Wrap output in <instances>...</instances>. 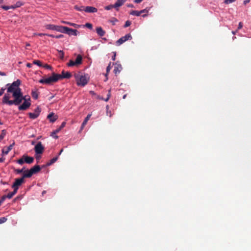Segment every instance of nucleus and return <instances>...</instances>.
<instances>
[{
	"mask_svg": "<svg viewBox=\"0 0 251 251\" xmlns=\"http://www.w3.org/2000/svg\"><path fill=\"white\" fill-rule=\"evenodd\" d=\"M21 81L19 79H17L11 84H7L6 86L7 93L4 95L2 102L8 105H19L24 100V102L19 106L18 109L19 110H25L30 107L31 103L27 100L25 97L23 96L22 90L19 87Z\"/></svg>",
	"mask_w": 251,
	"mask_h": 251,
	"instance_id": "nucleus-1",
	"label": "nucleus"
},
{
	"mask_svg": "<svg viewBox=\"0 0 251 251\" xmlns=\"http://www.w3.org/2000/svg\"><path fill=\"white\" fill-rule=\"evenodd\" d=\"M72 75L70 72H65L64 71H63L61 75L53 73L51 76L49 77H43L42 79L39 80V82L42 84L51 85L56 82L59 79H62L63 78L68 79Z\"/></svg>",
	"mask_w": 251,
	"mask_h": 251,
	"instance_id": "nucleus-2",
	"label": "nucleus"
},
{
	"mask_svg": "<svg viewBox=\"0 0 251 251\" xmlns=\"http://www.w3.org/2000/svg\"><path fill=\"white\" fill-rule=\"evenodd\" d=\"M74 76L78 86H84L87 84L89 80L87 75H83L81 73L78 72L75 74Z\"/></svg>",
	"mask_w": 251,
	"mask_h": 251,
	"instance_id": "nucleus-3",
	"label": "nucleus"
},
{
	"mask_svg": "<svg viewBox=\"0 0 251 251\" xmlns=\"http://www.w3.org/2000/svg\"><path fill=\"white\" fill-rule=\"evenodd\" d=\"M82 63V57L80 54L77 55L75 61L70 60L67 63V65L69 67L74 66H78L81 64Z\"/></svg>",
	"mask_w": 251,
	"mask_h": 251,
	"instance_id": "nucleus-4",
	"label": "nucleus"
},
{
	"mask_svg": "<svg viewBox=\"0 0 251 251\" xmlns=\"http://www.w3.org/2000/svg\"><path fill=\"white\" fill-rule=\"evenodd\" d=\"M46 28L48 29L56 30L61 33H64V30L65 27V26H63L55 25L51 24L47 25L46 26Z\"/></svg>",
	"mask_w": 251,
	"mask_h": 251,
	"instance_id": "nucleus-5",
	"label": "nucleus"
},
{
	"mask_svg": "<svg viewBox=\"0 0 251 251\" xmlns=\"http://www.w3.org/2000/svg\"><path fill=\"white\" fill-rule=\"evenodd\" d=\"M132 39L131 35L130 34H127L125 36L122 37L119 40L116 41V45L120 46L128 40H131Z\"/></svg>",
	"mask_w": 251,
	"mask_h": 251,
	"instance_id": "nucleus-6",
	"label": "nucleus"
},
{
	"mask_svg": "<svg viewBox=\"0 0 251 251\" xmlns=\"http://www.w3.org/2000/svg\"><path fill=\"white\" fill-rule=\"evenodd\" d=\"M44 147L41 142H39L34 147V151L36 154H42L44 151Z\"/></svg>",
	"mask_w": 251,
	"mask_h": 251,
	"instance_id": "nucleus-7",
	"label": "nucleus"
},
{
	"mask_svg": "<svg viewBox=\"0 0 251 251\" xmlns=\"http://www.w3.org/2000/svg\"><path fill=\"white\" fill-rule=\"evenodd\" d=\"M64 33H67L69 35H77V30L76 29H74L72 28H70L69 27H68L67 26H65L64 30Z\"/></svg>",
	"mask_w": 251,
	"mask_h": 251,
	"instance_id": "nucleus-8",
	"label": "nucleus"
},
{
	"mask_svg": "<svg viewBox=\"0 0 251 251\" xmlns=\"http://www.w3.org/2000/svg\"><path fill=\"white\" fill-rule=\"evenodd\" d=\"M24 182V179L23 178H16L14 183L12 185V187H16L19 189V187L21 186L23 183Z\"/></svg>",
	"mask_w": 251,
	"mask_h": 251,
	"instance_id": "nucleus-9",
	"label": "nucleus"
},
{
	"mask_svg": "<svg viewBox=\"0 0 251 251\" xmlns=\"http://www.w3.org/2000/svg\"><path fill=\"white\" fill-rule=\"evenodd\" d=\"M15 143L13 142L12 144L9 146L7 147H4L2 150V155L4 154H7L8 152L12 149L13 146L14 145Z\"/></svg>",
	"mask_w": 251,
	"mask_h": 251,
	"instance_id": "nucleus-10",
	"label": "nucleus"
},
{
	"mask_svg": "<svg viewBox=\"0 0 251 251\" xmlns=\"http://www.w3.org/2000/svg\"><path fill=\"white\" fill-rule=\"evenodd\" d=\"M40 170H41L40 166L38 165H35L34 167L31 168L30 169V171L33 175V174L38 173L40 171Z\"/></svg>",
	"mask_w": 251,
	"mask_h": 251,
	"instance_id": "nucleus-11",
	"label": "nucleus"
},
{
	"mask_svg": "<svg viewBox=\"0 0 251 251\" xmlns=\"http://www.w3.org/2000/svg\"><path fill=\"white\" fill-rule=\"evenodd\" d=\"M98 11L97 9L92 6L85 7V11L88 13H95Z\"/></svg>",
	"mask_w": 251,
	"mask_h": 251,
	"instance_id": "nucleus-12",
	"label": "nucleus"
},
{
	"mask_svg": "<svg viewBox=\"0 0 251 251\" xmlns=\"http://www.w3.org/2000/svg\"><path fill=\"white\" fill-rule=\"evenodd\" d=\"M23 158H24L25 162L27 164H31L34 161V158L33 157L28 156L27 155H23Z\"/></svg>",
	"mask_w": 251,
	"mask_h": 251,
	"instance_id": "nucleus-13",
	"label": "nucleus"
},
{
	"mask_svg": "<svg viewBox=\"0 0 251 251\" xmlns=\"http://www.w3.org/2000/svg\"><path fill=\"white\" fill-rule=\"evenodd\" d=\"M47 118L49 119L50 122L53 123L57 120V116L54 115L53 113H51L48 115Z\"/></svg>",
	"mask_w": 251,
	"mask_h": 251,
	"instance_id": "nucleus-14",
	"label": "nucleus"
},
{
	"mask_svg": "<svg viewBox=\"0 0 251 251\" xmlns=\"http://www.w3.org/2000/svg\"><path fill=\"white\" fill-rule=\"evenodd\" d=\"M96 32L97 34L100 37L103 36L105 34V31L103 30L101 27H97L96 28Z\"/></svg>",
	"mask_w": 251,
	"mask_h": 251,
	"instance_id": "nucleus-15",
	"label": "nucleus"
},
{
	"mask_svg": "<svg viewBox=\"0 0 251 251\" xmlns=\"http://www.w3.org/2000/svg\"><path fill=\"white\" fill-rule=\"evenodd\" d=\"M122 69V67L121 64H117L116 63L114 67V72L115 74L119 73Z\"/></svg>",
	"mask_w": 251,
	"mask_h": 251,
	"instance_id": "nucleus-16",
	"label": "nucleus"
},
{
	"mask_svg": "<svg viewBox=\"0 0 251 251\" xmlns=\"http://www.w3.org/2000/svg\"><path fill=\"white\" fill-rule=\"evenodd\" d=\"M32 176L31 172L29 170H26L24 172V174L23 176L22 177L24 179L25 178H29L30 177Z\"/></svg>",
	"mask_w": 251,
	"mask_h": 251,
	"instance_id": "nucleus-17",
	"label": "nucleus"
},
{
	"mask_svg": "<svg viewBox=\"0 0 251 251\" xmlns=\"http://www.w3.org/2000/svg\"><path fill=\"white\" fill-rule=\"evenodd\" d=\"M38 94H39V93L38 92V91L37 89H36L35 90H32L31 96H32V97L34 99L37 100L38 98Z\"/></svg>",
	"mask_w": 251,
	"mask_h": 251,
	"instance_id": "nucleus-18",
	"label": "nucleus"
},
{
	"mask_svg": "<svg viewBox=\"0 0 251 251\" xmlns=\"http://www.w3.org/2000/svg\"><path fill=\"white\" fill-rule=\"evenodd\" d=\"M58 159V156H55L53 157L52 159H50L48 162L47 163L46 166H49L52 164H53L54 162H55Z\"/></svg>",
	"mask_w": 251,
	"mask_h": 251,
	"instance_id": "nucleus-19",
	"label": "nucleus"
},
{
	"mask_svg": "<svg viewBox=\"0 0 251 251\" xmlns=\"http://www.w3.org/2000/svg\"><path fill=\"white\" fill-rule=\"evenodd\" d=\"M126 0H117L115 3V6L119 7L122 6Z\"/></svg>",
	"mask_w": 251,
	"mask_h": 251,
	"instance_id": "nucleus-20",
	"label": "nucleus"
},
{
	"mask_svg": "<svg viewBox=\"0 0 251 251\" xmlns=\"http://www.w3.org/2000/svg\"><path fill=\"white\" fill-rule=\"evenodd\" d=\"M62 23H64V24H65L69 25H71V26H74L75 27H76V28H78L80 26V25H77V24H75V23H70V22H69L62 21Z\"/></svg>",
	"mask_w": 251,
	"mask_h": 251,
	"instance_id": "nucleus-21",
	"label": "nucleus"
},
{
	"mask_svg": "<svg viewBox=\"0 0 251 251\" xmlns=\"http://www.w3.org/2000/svg\"><path fill=\"white\" fill-rule=\"evenodd\" d=\"M74 8L79 11H85V6H78L76 5L74 6Z\"/></svg>",
	"mask_w": 251,
	"mask_h": 251,
	"instance_id": "nucleus-22",
	"label": "nucleus"
},
{
	"mask_svg": "<svg viewBox=\"0 0 251 251\" xmlns=\"http://www.w3.org/2000/svg\"><path fill=\"white\" fill-rule=\"evenodd\" d=\"M130 14L136 16H139L141 15V12H140V11L132 10L130 12Z\"/></svg>",
	"mask_w": 251,
	"mask_h": 251,
	"instance_id": "nucleus-23",
	"label": "nucleus"
},
{
	"mask_svg": "<svg viewBox=\"0 0 251 251\" xmlns=\"http://www.w3.org/2000/svg\"><path fill=\"white\" fill-rule=\"evenodd\" d=\"M28 115H29V118L32 119H35L39 116L38 115V113L36 114L35 113H29Z\"/></svg>",
	"mask_w": 251,
	"mask_h": 251,
	"instance_id": "nucleus-24",
	"label": "nucleus"
},
{
	"mask_svg": "<svg viewBox=\"0 0 251 251\" xmlns=\"http://www.w3.org/2000/svg\"><path fill=\"white\" fill-rule=\"evenodd\" d=\"M6 131L5 130L3 129L1 131V133L0 135V142L4 138L5 136L6 135Z\"/></svg>",
	"mask_w": 251,
	"mask_h": 251,
	"instance_id": "nucleus-25",
	"label": "nucleus"
},
{
	"mask_svg": "<svg viewBox=\"0 0 251 251\" xmlns=\"http://www.w3.org/2000/svg\"><path fill=\"white\" fill-rule=\"evenodd\" d=\"M118 6H115V4L113 5H109L108 6H106L105 7V9L107 10H109L111 9L112 8H115L118 10Z\"/></svg>",
	"mask_w": 251,
	"mask_h": 251,
	"instance_id": "nucleus-26",
	"label": "nucleus"
},
{
	"mask_svg": "<svg viewBox=\"0 0 251 251\" xmlns=\"http://www.w3.org/2000/svg\"><path fill=\"white\" fill-rule=\"evenodd\" d=\"M33 64L37 65H38L39 67H42V62L40 60H34L33 61Z\"/></svg>",
	"mask_w": 251,
	"mask_h": 251,
	"instance_id": "nucleus-27",
	"label": "nucleus"
},
{
	"mask_svg": "<svg viewBox=\"0 0 251 251\" xmlns=\"http://www.w3.org/2000/svg\"><path fill=\"white\" fill-rule=\"evenodd\" d=\"M60 131V129L58 128L52 133L51 135L53 136L55 138L57 139L58 138V136L56 135L53 136V134H56V133H58Z\"/></svg>",
	"mask_w": 251,
	"mask_h": 251,
	"instance_id": "nucleus-28",
	"label": "nucleus"
},
{
	"mask_svg": "<svg viewBox=\"0 0 251 251\" xmlns=\"http://www.w3.org/2000/svg\"><path fill=\"white\" fill-rule=\"evenodd\" d=\"M91 114H88L87 117L85 118V119H84V120L83 121V123H84V124H87V122L88 121V120H89L90 118L91 117Z\"/></svg>",
	"mask_w": 251,
	"mask_h": 251,
	"instance_id": "nucleus-29",
	"label": "nucleus"
},
{
	"mask_svg": "<svg viewBox=\"0 0 251 251\" xmlns=\"http://www.w3.org/2000/svg\"><path fill=\"white\" fill-rule=\"evenodd\" d=\"M14 5H15V7L18 8V7H20V6L23 5V3L21 1H18Z\"/></svg>",
	"mask_w": 251,
	"mask_h": 251,
	"instance_id": "nucleus-30",
	"label": "nucleus"
},
{
	"mask_svg": "<svg viewBox=\"0 0 251 251\" xmlns=\"http://www.w3.org/2000/svg\"><path fill=\"white\" fill-rule=\"evenodd\" d=\"M140 12H141V14L142 13H148V10L147 9H145L140 11ZM147 16V14H145L143 15L142 16L143 17H146Z\"/></svg>",
	"mask_w": 251,
	"mask_h": 251,
	"instance_id": "nucleus-31",
	"label": "nucleus"
},
{
	"mask_svg": "<svg viewBox=\"0 0 251 251\" xmlns=\"http://www.w3.org/2000/svg\"><path fill=\"white\" fill-rule=\"evenodd\" d=\"M14 195L12 193H8L7 195H3L4 197H6V198L11 199L12 198Z\"/></svg>",
	"mask_w": 251,
	"mask_h": 251,
	"instance_id": "nucleus-32",
	"label": "nucleus"
},
{
	"mask_svg": "<svg viewBox=\"0 0 251 251\" xmlns=\"http://www.w3.org/2000/svg\"><path fill=\"white\" fill-rule=\"evenodd\" d=\"M24 162L25 161L24 158H23V157L22 158H20L17 160V163L21 165H22Z\"/></svg>",
	"mask_w": 251,
	"mask_h": 251,
	"instance_id": "nucleus-33",
	"label": "nucleus"
},
{
	"mask_svg": "<svg viewBox=\"0 0 251 251\" xmlns=\"http://www.w3.org/2000/svg\"><path fill=\"white\" fill-rule=\"evenodd\" d=\"M235 0H225L224 3L226 4H230L231 3L234 2Z\"/></svg>",
	"mask_w": 251,
	"mask_h": 251,
	"instance_id": "nucleus-34",
	"label": "nucleus"
},
{
	"mask_svg": "<svg viewBox=\"0 0 251 251\" xmlns=\"http://www.w3.org/2000/svg\"><path fill=\"white\" fill-rule=\"evenodd\" d=\"M131 24V23L130 21H126V23H125V25H124V27H127L130 26Z\"/></svg>",
	"mask_w": 251,
	"mask_h": 251,
	"instance_id": "nucleus-35",
	"label": "nucleus"
},
{
	"mask_svg": "<svg viewBox=\"0 0 251 251\" xmlns=\"http://www.w3.org/2000/svg\"><path fill=\"white\" fill-rule=\"evenodd\" d=\"M7 221V218L5 217L0 218V224L5 223Z\"/></svg>",
	"mask_w": 251,
	"mask_h": 251,
	"instance_id": "nucleus-36",
	"label": "nucleus"
},
{
	"mask_svg": "<svg viewBox=\"0 0 251 251\" xmlns=\"http://www.w3.org/2000/svg\"><path fill=\"white\" fill-rule=\"evenodd\" d=\"M41 112L40 109L38 107L34 110V113L37 114L39 116L40 113Z\"/></svg>",
	"mask_w": 251,
	"mask_h": 251,
	"instance_id": "nucleus-37",
	"label": "nucleus"
},
{
	"mask_svg": "<svg viewBox=\"0 0 251 251\" xmlns=\"http://www.w3.org/2000/svg\"><path fill=\"white\" fill-rule=\"evenodd\" d=\"M24 168H23L22 169H16L15 170V172L17 174H21V173L24 172Z\"/></svg>",
	"mask_w": 251,
	"mask_h": 251,
	"instance_id": "nucleus-38",
	"label": "nucleus"
},
{
	"mask_svg": "<svg viewBox=\"0 0 251 251\" xmlns=\"http://www.w3.org/2000/svg\"><path fill=\"white\" fill-rule=\"evenodd\" d=\"M42 67H43L44 68H46V69H51L52 67L50 65H49L48 64H45L44 65H42Z\"/></svg>",
	"mask_w": 251,
	"mask_h": 251,
	"instance_id": "nucleus-39",
	"label": "nucleus"
},
{
	"mask_svg": "<svg viewBox=\"0 0 251 251\" xmlns=\"http://www.w3.org/2000/svg\"><path fill=\"white\" fill-rule=\"evenodd\" d=\"M85 26L89 29H92L93 27L92 25L90 23H86Z\"/></svg>",
	"mask_w": 251,
	"mask_h": 251,
	"instance_id": "nucleus-40",
	"label": "nucleus"
},
{
	"mask_svg": "<svg viewBox=\"0 0 251 251\" xmlns=\"http://www.w3.org/2000/svg\"><path fill=\"white\" fill-rule=\"evenodd\" d=\"M66 125V122H63L62 123L61 126H59V127L58 128L60 130H61Z\"/></svg>",
	"mask_w": 251,
	"mask_h": 251,
	"instance_id": "nucleus-41",
	"label": "nucleus"
},
{
	"mask_svg": "<svg viewBox=\"0 0 251 251\" xmlns=\"http://www.w3.org/2000/svg\"><path fill=\"white\" fill-rule=\"evenodd\" d=\"M1 8L2 9H3L4 10H9V9H10V6H5V5H3L1 6Z\"/></svg>",
	"mask_w": 251,
	"mask_h": 251,
	"instance_id": "nucleus-42",
	"label": "nucleus"
},
{
	"mask_svg": "<svg viewBox=\"0 0 251 251\" xmlns=\"http://www.w3.org/2000/svg\"><path fill=\"white\" fill-rule=\"evenodd\" d=\"M59 54H60V57L61 59H63L64 58V52L62 50H60L59 51Z\"/></svg>",
	"mask_w": 251,
	"mask_h": 251,
	"instance_id": "nucleus-43",
	"label": "nucleus"
},
{
	"mask_svg": "<svg viewBox=\"0 0 251 251\" xmlns=\"http://www.w3.org/2000/svg\"><path fill=\"white\" fill-rule=\"evenodd\" d=\"M6 199V197H4L3 196L1 198L0 200V206L1 205V203L5 201Z\"/></svg>",
	"mask_w": 251,
	"mask_h": 251,
	"instance_id": "nucleus-44",
	"label": "nucleus"
},
{
	"mask_svg": "<svg viewBox=\"0 0 251 251\" xmlns=\"http://www.w3.org/2000/svg\"><path fill=\"white\" fill-rule=\"evenodd\" d=\"M35 35H38L39 36H47L48 35V34L40 33H35Z\"/></svg>",
	"mask_w": 251,
	"mask_h": 251,
	"instance_id": "nucleus-45",
	"label": "nucleus"
},
{
	"mask_svg": "<svg viewBox=\"0 0 251 251\" xmlns=\"http://www.w3.org/2000/svg\"><path fill=\"white\" fill-rule=\"evenodd\" d=\"M14 190L13 192H12V193L15 195L17 192V191L18 190V188H16V187H12Z\"/></svg>",
	"mask_w": 251,
	"mask_h": 251,
	"instance_id": "nucleus-46",
	"label": "nucleus"
},
{
	"mask_svg": "<svg viewBox=\"0 0 251 251\" xmlns=\"http://www.w3.org/2000/svg\"><path fill=\"white\" fill-rule=\"evenodd\" d=\"M242 27H243V24H242V22H240L239 24V25H238L237 30L241 29L242 28Z\"/></svg>",
	"mask_w": 251,
	"mask_h": 251,
	"instance_id": "nucleus-47",
	"label": "nucleus"
},
{
	"mask_svg": "<svg viewBox=\"0 0 251 251\" xmlns=\"http://www.w3.org/2000/svg\"><path fill=\"white\" fill-rule=\"evenodd\" d=\"M63 37V35L62 34H60V35L55 36V38L58 39V38H61Z\"/></svg>",
	"mask_w": 251,
	"mask_h": 251,
	"instance_id": "nucleus-48",
	"label": "nucleus"
},
{
	"mask_svg": "<svg viewBox=\"0 0 251 251\" xmlns=\"http://www.w3.org/2000/svg\"><path fill=\"white\" fill-rule=\"evenodd\" d=\"M111 69L110 65L109 64L106 68V72L108 73Z\"/></svg>",
	"mask_w": 251,
	"mask_h": 251,
	"instance_id": "nucleus-49",
	"label": "nucleus"
},
{
	"mask_svg": "<svg viewBox=\"0 0 251 251\" xmlns=\"http://www.w3.org/2000/svg\"><path fill=\"white\" fill-rule=\"evenodd\" d=\"M5 90V88H1L0 90V92H1V96L3 95V94L4 93V92Z\"/></svg>",
	"mask_w": 251,
	"mask_h": 251,
	"instance_id": "nucleus-50",
	"label": "nucleus"
},
{
	"mask_svg": "<svg viewBox=\"0 0 251 251\" xmlns=\"http://www.w3.org/2000/svg\"><path fill=\"white\" fill-rule=\"evenodd\" d=\"M85 125H86V124H84V123H82V125H81V127H80V131L81 130H82L83 129V128L84 127V126H85Z\"/></svg>",
	"mask_w": 251,
	"mask_h": 251,
	"instance_id": "nucleus-51",
	"label": "nucleus"
},
{
	"mask_svg": "<svg viewBox=\"0 0 251 251\" xmlns=\"http://www.w3.org/2000/svg\"><path fill=\"white\" fill-rule=\"evenodd\" d=\"M5 159V158L3 157L0 158V163L3 162L4 161Z\"/></svg>",
	"mask_w": 251,
	"mask_h": 251,
	"instance_id": "nucleus-52",
	"label": "nucleus"
},
{
	"mask_svg": "<svg viewBox=\"0 0 251 251\" xmlns=\"http://www.w3.org/2000/svg\"><path fill=\"white\" fill-rule=\"evenodd\" d=\"M143 1V0H134V2L135 3H140L141 2H142Z\"/></svg>",
	"mask_w": 251,
	"mask_h": 251,
	"instance_id": "nucleus-53",
	"label": "nucleus"
},
{
	"mask_svg": "<svg viewBox=\"0 0 251 251\" xmlns=\"http://www.w3.org/2000/svg\"><path fill=\"white\" fill-rule=\"evenodd\" d=\"M113 53H114V55L112 56V59L113 60H115V57H116V52H114Z\"/></svg>",
	"mask_w": 251,
	"mask_h": 251,
	"instance_id": "nucleus-54",
	"label": "nucleus"
},
{
	"mask_svg": "<svg viewBox=\"0 0 251 251\" xmlns=\"http://www.w3.org/2000/svg\"><path fill=\"white\" fill-rule=\"evenodd\" d=\"M27 67L31 68L32 67V64L31 63H28L26 64Z\"/></svg>",
	"mask_w": 251,
	"mask_h": 251,
	"instance_id": "nucleus-55",
	"label": "nucleus"
},
{
	"mask_svg": "<svg viewBox=\"0 0 251 251\" xmlns=\"http://www.w3.org/2000/svg\"><path fill=\"white\" fill-rule=\"evenodd\" d=\"M0 75H1V76H4L6 75L5 73L3 72H0Z\"/></svg>",
	"mask_w": 251,
	"mask_h": 251,
	"instance_id": "nucleus-56",
	"label": "nucleus"
},
{
	"mask_svg": "<svg viewBox=\"0 0 251 251\" xmlns=\"http://www.w3.org/2000/svg\"><path fill=\"white\" fill-rule=\"evenodd\" d=\"M110 91H111V90H109L108 91V94H107V98H110V95H111V94H110Z\"/></svg>",
	"mask_w": 251,
	"mask_h": 251,
	"instance_id": "nucleus-57",
	"label": "nucleus"
},
{
	"mask_svg": "<svg viewBox=\"0 0 251 251\" xmlns=\"http://www.w3.org/2000/svg\"><path fill=\"white\" fill-rule=\"evenodd\" d=\"M250 1V0H245L244 1V3L245 4H246L247 3H249Z\"/></svg>",
	"mask_w": 251,
	"mask_h": 251,
	"instance_id": "nucleus-58",
	"label": "nucleus"
},
{
	"mask_svg": "<svg viewBox=\"0 0 251 251\" xmlns=\"http://www.w3.org/2000/svg\"><path fill=\"white\" fill-rule=\"evenodd\" d=\"M47 36L51 37H53V38H55V36L54 35H52V34H48V35Z\"/></svg>",
	"mask_w": 251,
	"mask_h": 251,
	"instance_id": "nucleus-59",
	"label": "nucleus"
},
{
	"mask_svg": "<svg viewBox=\"0 0 251 251\" xmlns=\"http://www.w3.org/2000/svg\"><path fill=\"white\" fill-rule=\"evenodd\" d=\"M63 151V149H62L60 150V151H59V153H58V155H60L62 153V152Z\"/></svg>",
	"mask_w": 251,
	"mask_h": 251,
	"instance_id": "nucleus-60",
	"label": "nucleus"
},
{
	"mask_svg": "<svg viewBox=\"0 0 251 251\" xmlns=\"http://www.w3.org/2000/svg\"><path fill=\"white\" fill-rule=\"evenodd\" d=\"M127 6L129 7H133V5L132 4H129L127 5Z\"/></svg>",
	"mask_w": 251,
	"mask_h": 251,
	"instance_id": "nucleus-61",
	"label": "nucleus"
},
{
	"mask_svg": "<svg viewBox=\"0 0 251 251\" xmlns=\"http://www.w3.org/2000/svg\"><path fill=\"white\" fill-rule=\"evenodd\" d=\"M101 99L104 100L105 101H107L109 100V98L107 97L105 99H103V98H101Z\"/></svg>",
	"mask_w": 251,
	"mask_h": 251,
	"instance_id": "nucleus-62",
	"label": "nucleus"
},
{
	"mask_svg": "<svg viewBox=\"0 0 251 251\" xmlns=\"http://www.w3.org/2000/svg\"><path fill=\"white\" fill-rule=\"evenodd\" d=\"M10 7V8H12V9L16 8V7H15V5H11Z\"/></svg>",
	"mask_w": 251,
	"mask_h": 251,
	"instance_id": "nucleus-63",
	"label": "nucleus"
},
{
	"mask_svg": "<svg viewBox=\"0 0 251 251\" xmlns=\"http://www.w3.org/2000/svg\"><path fill=\"white\" fill-rule=\"evenodd\" d=\"M237 32V30H236V31H232V33L233 34H235L236 33V32Z\"/></svg>",
	"mask_w": 251,
	"mask_h": 251,
	"instance_id": "nucleus-64",
	"label": "nucleus"
}]
</instances>
